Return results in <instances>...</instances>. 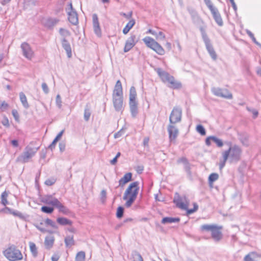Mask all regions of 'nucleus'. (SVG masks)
<instances>
[{"label": "nucleus", "mask_w": 261, "mask_h": 261, "mask_svg": "<svg viewBox=\"0 0 261 261\" xmlns=\"http://www.w3.org/2000/svg\"><path fill=\"white\" fill-rule=\"evenodd\" d=\"M227 144L229 146V148L222 153L223 159L221 160L219 163L220 170L224 168L228 159L230 162L236 163L239 161L241 158L242 150L240 146L237 145L232 146L231 142H228Z\"/></svg>", "instance_id": "nucleus-1"}, {"label": "nucleus", "mask_w": 261, "mask_h": 261, "mask_svg": "<svg viewBox=\"0 0 261 261\" xmlns=\"http://www.w3.org/2000/svg\"><path fill=\"white\" fill-rule=\"evenodd\" d=\"M139 190V182L135 181L129 185L124 192L123 199L126 200L125 205L129 207L136 200Z\"/></svg>", "instance_id": "nucleus-2"}, {"label": "nucleus", "mask_w": 261, "mask_h": 261, "mask_svg": "<svg viewBox=\"0 0 261 261\" xmlns=\"http://www.w3.org/2000/svg\"><path fill=\"white\" fill-rule=\"evenodd\" d=\"M222 226L216 224H203L200 226V231L203 232H211L213 239L217 242L221 241L223 237L221 232Z\"/></svg>", "instance_id": "nucleus-3"}, {"label": "nucleus", "mask_w": 261, "mask_h": 261, "mask_svg": "<svg viewBox=\"0 0 261 261\" xmlns=\"http://www.w3.org/2000/svg\"><path fill=\"white\" fill-rule=\"evenodd\" d=\"M155 71L161 77L163 82H168L169 87L173 89H178L181 88V84L180 83L176 81L174 77L170 75L168 72L163 70L161 68H157Z\"/></svg>", "instance_id": "nucleus-4"}, {"label": "nucleus", "mask_w": 261, "mask_h": 261, "mask_svg": "<svg viewBox=\"0 0 261 261\" xmlns=\"http://www.w3.org/2000/svg\"><path fill=\"white\" fill-rule=\"evenodd\" d=\"M173 201L178 207L181 210H186L188 214H191L195 212L198 208V205L196 203H194L193 208L188 209L189 200L185 196H178L177 197L174 198Z\"/></svg>", "instance_id": "nucleus-5"}, {"label": "nucleus", "mask_w": 261, "mask_h": 261, "mask_svg": "<svg viewBox=\"0 0 261 261\" xmlns=\"http://www.w3.org/2000/svg\"><path fill=\"white\" fill-rule=\"evenodd\" d=\"M3 254L10 261L20 260L23 258L21 251L13 245L5 249Z\"/></svg>", "instance_id": "nucleus-6"}, {"label": "nucleus", "mask_w": 261, "mask_h": 261, "mask_svg": "<svg viewBox=\"0 0 261 261\" xmlns=\"http://www.w3.org/2000/svg\"><path fill=\"white\" fill-rule=\"evenodd\" d=\"M143 41L147 47L153 50L158 54L160 55H163L165 54V51L164 49L153 38L150 37H146L143 39Z\"/></svg>", "instance_id": "nucleus-7"}, {"label": "nucleus", "mask_w": 261, "mask_h": 261, "mask_svg": "<svg viewBox=\"0 0 261 261\" xmlns=\"http://www.w3.org/2000/svg\"><path fill=\"white\" fill-rule=\"evenodd\" d=\"M211 91L212 93L217 97L227 99H231L233 98L232 93L228 89L225 88L213 87Z\"/></svg>", "instance_id": "nucleus-8"}, {"label": "nucleus", "mask_w": 261, "mask_h": 261, "mask_svg": "<svg viewBox=\"0 0 261 261\" xmlns=\"http://www.w3.org/2000/svg\"><path fill=\"white\" fill-rule=\"evenodd\" d=\"M38 148L27 147L24 151L18 158L17 160L23 163L28 162L35 154Z\"/></svg>", "instance_id": "nucleus-9"}, {"label": "nucleus", "mask_w": 261, "mask_h": 261, "mask_svg": "<svg viewBox=\"0 0 261 261\" xmlns=\"http://www.w3.org/2000/svg\"><path fill=\"white\" fill-rule=\"evenodd\" d=\"M182 109L179 107L173 108L169 117L170 123L175 124L181 119Z\"/></svg>", "instance_id": "nucleus-10"}, {"label": "nucleus", "mask_w": 261, "mask_h": 261, "mask_svg": "<svg viewBox=\"0 0 261 261\" xmlns=\"http://www.w3.org/2000/svg\"><path fill=\"white\" fill-rule=\"evenodd\" d=\"M23 56L29 60H31L34 56V53L31 46L27 42H23L20 45Z\"/></svg>", "instance_id": "nucleus-11"}, {"label": "nucleus", "mask_w": 261, "mask_h": 261, "mask_svg": "<svg viewBox=\"0 0 261 261\" xmlns=\"http://www.w3.org/2000/svg\"><path fill=\"white\" fill-rule=\"evenodd\" d=\"M167 130L170 142H174L179 133L177 127L175 125V124L170 123L168 126Z\"/></svg>", "instance_id": "nucleus-12"}, {"label": "nucleus", "mask_w": 261, "mask_h": 261, "mask_svg": "<svg viewBox=\"0 0 261 261\" xmlns=\"http://www.w3.org/2000/svg\"><path fill=\"white\" fill-rule=\"evenodd\" d=\"M68 15V20L73 24L76 25L78 23V17L76 12L73 10L72 5L70 3L69 8L66 10Z\"/></svg>", "instance_id": "nucleus-13"}, {"label": "nucleus", "mask_w": 261, "mask_h": 261, "mask_svg": "<svg viewBox=\"0 0 261 261\" xmlns=\"http://www.w3.org/2000/svg\"><path fill=\"white\" fill-rule=\"evenodd\" d=\"M137 42L136 35H132L126 41L124 51L125 53L129 51L136 45Z\"/></svg>", "instance_id": "nucleus-14"}, {"label": "nucleus", "mask_w": 261, "mask_h": 261, "mask_svg": "<svg viewBox=\"0 0 261 261\" xmlns=\"http://www.w3.org/2000/svg\"><path fill=\"white\" fill-rule=\"evenodd\" d=\"M42 201L46 204L52 205L55 207L59 202L58 199L51 195H48L44 196L42 198Z\"/></svg>", "instance_id": "nucleus-15"}, {"label": "nucleus", "mask_w": 261, "mask_h": 261, "mask_svg": "<svg viewBox=\"0 0 261 261\" xmlns=\"http://www.w3.org/2000/svg\"><path fill=\"white\" fill-rule=\"evenodd\" d=\"M137 93L135 88L134 86L130 87L129 95V105L131 106H138V102L136 101Z\"/></svg>", "instance_id": "nucleus-16"}, {"label": "nucleus", "mask_w": 261, "mask_h": 261, "mask_svg": "<svg viewBox=\"0 0 261 261\" xmlns=\"http://www.w3.org/2000/svg\"><path fill=\"white\" fill-rule=\"evenodd\" d=\"M92 21L93 29L95 33L98 37H100L101 35V29L99 26L98 18L97 14H93L92 15Z\"/></svg>", "instance_id": "nucleus-17"}, {"label": "nucleus", "mask_w": 261, "mask_h": 261, "mask_svg": "<svg viewBox=\"0 0 261 261\" xmlns=\"http://www.w3.org/2000/svg\"><path fill=\"white\" fill-rule=\"evenodd\" d=\"M113 97H123L122 87L121 82L118 80L117 81L113 90Z\"/></svg>", "instance_id": "nucleus-18"}, {"label": "nucleus", "mask_w": 261, "mask_h": 261, "mask_svg": "<svg viewBox=\"0 0 261 261\" xmlns=\"http://www.w3.org/2000/svg\"><path fill=\"white\" fill-rule=\"evenodd\" d=\"M113 103L116 111L122 112L123 110V97H113Z\"/></svg>", "instance_id": "nucleus-19"}, {"label": "nucleus", "mask_w": 261, "mask_h": 261, "mask_svg": "<svg viewBox=\"0 0 261 261\" xmlns=\"http://www.w3.org/2000/svg\"><path fill=\"white\" fill-rule=\"evenodd\" d=\"M211 141H213L215 143H216L217 146L219 147H221L223 145V143L222 140L218 138L215 136L208 137L205 140V144L207 146H210L211 145Z\"/></svg>", "instance_id": "nucleus-20"}, {"label": "nucleus", "mask_w": 261, "mask_h": 261, "mask_svg": "<svg viewBox=\"0 0 261 261\" xmlns=\"http://www.w3.org/2000/svg\"><path fill=\"white\" fill-rule=\"evenodd\" d=\"M204 42L207 51L208 52L210 55L211 56V58L214 60H216L217 59V56L212 44L211 43L210 40L205 41Z\"/></svg>", "instance_id": "nucleus-21"}, {"label": "nucleus", "mask_w": 261, "mask_h": 261, "mask_svg": "<svg viewBox=\"0 0 261 261\" xmlns=\"http://www.w3.org/2000/svg\"><path fill=\"white\" fill-rule=\"evenodd\" d=\"M211 12L213 15L214 19H215L217 24L220 27L222 26L223 25V21L218 9L215 8V9L211 11Z\"/></svg>", "instance_id": "nucleus-22"}, {"label": "nucleus", "mask_w": 261, "mask_h": 261, "mask_svg": "<svg viewBox=\"0 0 261 261\" xmlns=\"http://www.w3.org/2000/svg\"><path fill=\"white\" fill-rule=\"evenodd\" d=\"M62 45L65 50L68 58H71L72 56L71 48L70 43L65 38H62L61 40Z\"/></svg>", "instance_id": "nucleus-23"}, {"label": "nucleus", "mask_w": 261, "mask_h": 261, "mask_svg": "<svg viewBox=\"0 0 261 261\" xmlns=\"http://www.w3.org/2000/svg\"><path fill=\"white\" fill-rule=\"evenodd\" d=\"M132 174L128 172L126 173L119 181V186L123 187L125 184L132 180Z\"/></svg>", "instance_id": "nucleus-24"}, {"label": "nucleus", "mask_w": 261, "mask_h": 261, "mask_svg": "<svg viewBox=\"0 0 261 261\" xmlns=\"http://www.w3.org/2000/svg\"><path fill=\"white\" fill-rule=\"evenodd\" d=\"M58 20L55 18H48L45 19L44 22V25L48 28H52L58 22Z\"/></svg>", "instance_id": "nucleus-25"}, {"label": "nucleus", "mask_w": 261, "mask_h": 261, "mask_svg": "<svg viewBox=\"0 0 261 261\" xmlns=\"http://www.w3.org/2000/svg\"><path fill=\"white\" fill-rule=\"evenodd\" d=\"M55 241V238L53 236L46 237L45 239L44 244L47 249L51 248Z\"/></svg>", "instance_id": "nucleus-26"}, {"label": "nucleus", "mask_w": 261, "mask_h": 261, "mask_svg": "<svg viewBox=\"0 0 261 261\" xmlns=\"http://www.w3.org/2000/svg\"><path fill=\"white\" fill-rule=\"evenodd\" d=\"M57 222L61 225H70L72 224V222L65 217H59L57 219Z\"/></svg>", "instance_id": "nucleus-27"}, {"label": "nucleus", "mask_w": 261, "mask_h": 261, "mask_svg": "<svg viewBox=\"0 0 261 261\" xmlns=\"http://www.w3.org/2000/svg\"><path fill=\"white\" fill-rule=\"evenodd\" d=\"M136 21L134 19H130L129 22L126 24V26L123 30V33L124 34H127L130 30L134 27Z\"/></svg>", "instance_id": "nucleus-28"}, {"label": "nucleus", "mask_w": 261, "mask_h": 261, "mask_svg": "<svg viewBox=\"0 0 261 261\" xmlns=\"http://www.w3.org/2000/svg\"><path fill=\"white\" fill-rule=\"evenodd\" d=\"M180 219L178 218H172V217H164L162 220V223H172L178 222Z\"/></svg>", "instance_id": "nucleus-29"}, {"label": "nucleus", "mask_w": 261, "mask_h": 261, "mask_svg": "<svg viewBox=\"0 0 261 261\" xmlns=\"http://www.w3.org/2000/svg\"><path fill=\"white\" fill-rule=\"evenodd\" d=\"M19 98L24 108L28 109L29 108V105L28 102L27 97L23 92H20L19 93Z\"/></svg>", "instance_id": "nucleus-30"}, {"label": "nucleus", "mask_w": 261, "mask_h": 261, "mask_svg": "<svg viewBox=\"0 0 261 261\" xmlns=\"http://www.w3.org/2000/svg\"><path fill=\"white\" fill-rule=\"evenodd\" d=\"M64 241L67 247H70L74 245L73 236H68L66 237Z\"/></svg>", "instance_id": "nucleus-31"}, {"label": "nucleus", "mask_w": 261, "mask_h": 261, "mask_svg": "<svg viewBox=\"0 0 261 261\" xmlns=\"http://www.w3.org/2000/svg\"><path fill=\"white\" fill-rule=\"evenodd\" d=\"M86 254L84 251L79 252L75 256V261H85Z\"/></svg>", "instance_id": "nucleus-32"}, {"label": "nucleus", "mask_w": 261, "mask_h": 261, "mask_svg": "<svg viewBox=\"0 0 261 261\" xmlns=\"http://www.w3.org/2000/svg\"><path fill=\"white\" fill-rule=\"evenodd\" d=\"M30 250L34 257H36L38 254L37 248L35 243L33 242L29 243Z\"/></svg>", "instance_id": "nucleus-33"}, {"label": "nucleus", "mask_w": 261, "mask_h": 261, "mask_svg": "<svg viewBox=\"0 0 261 261\" xmlns=\"http://www.w3.org/2000/svg\"><path fill=\"white\" fill-rule=\"evenodd\" d=\"M256 256L257 255L255 253H250L245 256L244 261H255Z\"/></svg>", "instance_id": "nucleus-34"}, {"label": "nucleus", "mask_w": 261, "mask_h": 261, "mask_svg": "<svg viewBox=\"0 0 261 261\" xmlns=\"http://www.w3.org/2000/svg\"><path fill=\"white\" fill-rule=\"evenodd\" d=\"M56 207L59 209V212L63 213V214H67L68 212V209L64 206L60 201L56 205Z\"/></svg>", "instance_id": "nucleus-35"}, {"label": "nucleus", "mask_w": 261, "mask_h": 261, "mask_svg": "<svg viewBox=\"0 0 261 261\" xmlns=\"http://www.w3.org/2000/svg\"><path fill=\"white\" fill-rule=\"evenodd\" d=\"M199 29H200V31L201 34V36H202V38L203 41L205 42L207 40H209L210 39L208 38V37L206 33L205 28L202 27H201Z\"/></svg>", "instance_id": "nucleus-36"}, {"label": "nucleus", "mask_w": 261, "mask_h": 261, "mask_svg": "<svg viewBox=\"0 0 261 261\" xmlns=\"http://www.w3.org/2000/svg\"><path fill=\"white\" fill-rule=\"evenodd\" d=\"M59 33L62 36V38H65L70 35V33L69 31L61 28L59 30Z\"/></svg>", "instance_id": "nucleus-37"}, {"label": "nucleus", "mask_w": 261, "mask_h": 261, "mask_svg": "<svg viewBox=\"0 0 261 261\" xmlns=\"http://www.w3.org/2000/svg\"><path fill=\"white\" fill-rule=\"evenodd\" d=\"M219 175L217 173H212L208 177V181L210 184H212L218 179Z\"/></svg>", "instance_id": "nucleus-38"}, {"label": "nucleus", "mask_w": 261, "mask_h": 261, "mask_svg": "<svg viewBox=\"0 0 261 261\" xmlns=\"http://www.w3.org/2000/svg\"><path fill=\"white\" fill-rule=\"evenodd\" d=\"M8 193L6 191L4 192L1 195V202L4 205H6L8 204L7 198L8 197Z\"/></svg>", "instance_id": "nucleus-39"}, {"label": "nucleus", "mask_w": 261, "mask_h": 261, "mask_svg": "<svg viewBox=\"0 0 261 261\" xmlns=\"http://www.w3.org/2000/svg\"><path fill=\"white\" fill-rule=\"evenodd\" d=\"M131 115L133 117H136L138 113V106L129 107Z\"/></svg>", "instance_id": "nucleus-40"}, {"label": "nucleus", "mask_w": 261, "mask_h": 261, "mask_svg": "<svg viewBox=\"0 0 261 261\" xmlns=\"http://www.w3.org/2000/svg\"><path fill=\"white\" fill-rule=\"evenodd\" d=\"M196 131L202 136H204L206 134L205 128L202 125H198L196 128Z\"/></svg>", "instance_id": "nucleus-41"}, {"label": "nucleus", "mask_w": 261, "mask_h": 261, "mask_svg": "<svg viewBox=\"0 0 261 261\" xmlns=\"http://www.w3.org/2000/svg\"><path fill=\"white\" fill-rule=\"evenodd\" d=\"M41 211L46 213V214H51L54 211V208L52 207L47 206H43L41 208Z\"/></svg>", "instance_id": "nucleus-42"}, {"label": "nucleus", "mask_w": 261, "mask_h": 261, "mask_svg": "<svg viewBox=\"0 0 261 261\" xmlns=\"http://www.w3.org/2000/svg\"><path fill=\"white\" fill-rule=\"evenodd\" d=\"M45 223L46 225H50L51 227H52L54 228L57 229L58 226L56 224V223L53 221L52 220L49 219L48 218L46 219L45 221Z\"/></svg>", "instance_id": "nucleus-43"}, {"label": "nucleus", "mask_w": 261, "mask_h": 261, "mask_svg": "<svg viewBox=\"0 0 261 261\" xmlns=\"http://www.w3.org/2000/svg\"><path fill=\"white\" fill-rule=\"evenodd\" d=\"M124 213V208L122 206H119L117 210L116 216L120 219L123 217Z\"/></svg>", "instance_id": "nucleus-44"}, {"label": "nucleus", "mask_w": 261, "mask_h": 261, "mask_svg": "<svg viewBox=\"0 0 261 261\" xmlns=\"http://www.w3.org/2000/svg\"><path fill=\"white\" fill-rule=\"evenodd\" d=\"M134 261H143V258L139 253L135 252L133 254Z\"/></svg>", "instance_id": "nucleus-45"}, {"label": "nucleus", "mask_w": 261, "mask_h": 261, "mask_svg": "<svg viewBox=\"0 0 261 261\" xmlns=\"http://www.w3.org/2000/svg\"><path fill=\"white\" fill-rule=\"evenodd\" d=\"M156 37V39L159 40H163L165 39V35L162 32H159L154 35Z\"/></svg>", "instance_id": "nucleus-46"}, {"label": "nucleus", "mask_w": 261, "mask_h": 261, "mask_svg": "<svg viewBox=\"0 0 261 261\" xmlns=\"http://www.w3.org/2000/svg\"><path fill=\"white\" fill-rule=\"evenodd\" d=\"M204 2L210 11H212L216 8L213 6L211 0H204Z\"/></svg>", "instance_id": "nucleus-47"}, {"label": "nucleus", "mask_w": 261, "mask_h": 261, "mask_svg": "<svg viewBox=\"0 0 261 261\" xmlns=\"http://www.w3.org/2000/svg\"><path fill=\"white\" fill-rule=\"evenodd\" d=\"M56 102L57 107L59 108H61L62 107V99L60 96V95L58 94L56 96Z\"/></svg>", "instance_id": "nucleus-48"}, {"label": "nucleus", "mask_w": 261, "mask_h": 261, "mask_svg": "<svg viewBox=\"0 0 261 261\" xmlns=\"http://www.w3.org/2000/svg\"><path fill=\"white\" fill-rule=\"evenodd\" d=\"M8 108L9 105L5 101H3L0 106V109L2 112L6 111L8 109Z\"/></svg>", "instance_id": "nucleus-49"}, {"label": "nucleus", "mask_w": 261, "mask_h": 261, "mask_svg": "<svg viewBox=\"0 0 261 261\" xmlns=\"http://www.w3.org/2000/svg\"><path fill=\"white\" fill-rule=\"evenodd\" d=\"M101 201L102 203H104L106 201L107 197V192L105 190H102L100 193Z\"/></svg>", "instance_id": "nucleus-50"}, {"label": "nucleus", "mask_w": 261, "mask_h": 261, "mask_svg": "<svg viewBox=\"0 0 261 261\" xmlns=\"http://www.w3.org/2000/svg\"><path fill=\"white\" fill-rule=\"evenodd\" d=\"M91 115L90 112L88 109H85L84 112V119L86 121H88Z\"/></svg>", "instance_id": "nucleus-51"}, {"label": "nucleus", "mask_w": 261, "mask_h": 261, "mask_svg": "<svg viewBox=\"0 0 261 261\" xmlns=\"http://www.w3.org/2000/svg\"><path fill=\"white\" fill-rule=\"evenodd\" d=\"M9 211H10V212L12 214H13L14 216H17L20 218H23V215L22 213L18 211H11L9 208H7Z\"/></svg>", "instance_id": "nucleus-52"}, {"label": "nucleus", "mask_w": 261, "mask_h": 261, "mask_svg": "<svg viewBox=\"0 0 261 261\" xmlns=\"http://www.w3.org/2000/svg\"><path fill=\"white\" fill-rule=\"evenodd\" d=\"M56 182V179L54 178L47 179L45 181V184L47 186H51L54 185Z\"/></svg>", "instance_id": "nucleus-53"}, {"label": "nucleus", "mask_w": 261, "mask_h": 261, "mask_svg": "<svg viewBox=\"0 0 261 261\" xmlns=\"http://www.w3.org/2000/svg\"><path fill=\"white\" fill-rule=\"evenodd\" d=\"M59 149H60V151L61 152H63L65 151V148H66V143L65 142H61L59 143Z\"/></svg>", "instance_id": "nucleus-54"}, {"label": "nucleus", "mask_w": 261, "mask_h": 261, "mask_svg": "<svg viewBox=\"0 0 261 261\" xmlns=\"http://www.w3.org/2000/svg\"><path fill=\"white\" fill-rule=\"evenodd\" d=\"M12 114L15 119L16 121H18L19 118V114L17 110H13L12 111Z\"/></svg>", "instance_id": "nucleus-55"}, {"label": "nucleus", "mask_w": 261, "mask_h": 261, "mask_svg": "<svg viewBox=\"0 0 261 261\" xmlns=\"http://www.w3.org/2000/svg\"><path fill=\"white\" fill-rule=\"evenodd\" d=\"M135 169L138 174H141L144 170V167L142 165H139L135 167Z\"/></svg>", "instance_id": "nucleus-56"}, {"label": "nucleus", "mask_w": 261, "mask_h": 261, "mask_svg": "<svg viewBox=\"0 0 261 261\" xmlns=\"http://www.w3.org/2000/svg\"><path fill=\"white\" fill-rule=\"evenodd\" d=\"M42 88L43 91L45 94H47L49 92V89L47 84L45 83H43L42 84Z\"/></svg>", "instance_id": "nucleus-57"}, {"label": "nucleus", "mask_w": 261, "mask_h": 261, "mask_svg": "<svg viewBox=\"0 0 261 261\" xmlns=\"http://www.w3.org/2000/svg\"><path fill=\"white\" fill-rule=\"evenodd\" d=\"M247 109L249 111H250L252 112V113L253 114V118H256L257 117L258 113L257 110H256L255 109H250L249 108H247Z\"/></svg>", "instance_id": "nucleus-58"}, {"label": "nucleus", "mask_w": 261, "mask_h": 261, "mask_svg": "<svg viewBox=\"0 0 261 261\" xmlns=\"http://www.w3.org/2000/svg\"><path fill=\"white\" fill-rule=\"evenodd\" d=\"M177 162L178 163H182L184 165L189 162L187 158L185 157L179 158L178 159Z\"/></svg>", "instance_id": "nucleus-59"}, {"label": "nucleus", "mask_w": 261, "mask_h": 261, "mask_svg": "<svg viewBox=\"0 0 261 261\" xmlns=\"http://www.w3.org/2000/svg\"><path fill=\"white\" fill-rule=\"evenodd\" d=\"M36 227L41 232H48L49 233H52L53 232L50 231H49V230H47L45 228H43V227H40L39 225H35Z\"/></svg>", "instance_id": "nucleus-60"}, {"label": "nucleus", "mask_w": 261, "mask_h": 261, "mask_svg": "<svg viewBox=\"0 0 261 261\" xmlns=\"http://www.w3.org/2000/svg\"><path fill=\"white\" fill-rule=\"evenodd\" d=\"M184 168L187 172H188V173H190L191 167H190V164L189 162L184 165Z\"/></svg>", "instance_id": "nucleus-61"}, {"label": "nucleus", "mask_w": 261, "mask_h": 261, "mask_svg": "<svg viewBox=\"0 0 261 261\" xmlns=\"http://www.w3.org/2000/svg\"><path fill=\"white\" fill-rule=\"evenodd\" d=\"M121 15L124 17H125L127 19H129L132 16V12H130L128 14H125L124 13H122Z\"/></svg>", "instance_id": "nucleus-62"}, {"label": "nucleus", "mask_w": 261, "mask_h": 261, "mask_svg": "<svg viewBox=\"0 0 261 261\" xmlns=\"http://www.w3.org/2000/svg\"><path fill=\"white\" fill-rule=\"evenodd\" d=\"M64 132V130H62V131H61L58 134V135L56 136V137L55 138V139L56 140V141H59L61 138L62 137L63 133Z\"/></svg>", "instance_id": "nucleus-63"}, {"label": "nucleus", "mask_w": 261, "mask_h": 261, "mask_svg": "<svg viewBox=\"0 0 261 261\" xmlns=\"http://www.w3.org/2000/svg\"><path fill=\"white\" fill-rule=\"evenodd\" d=\"M11 144L13 147H17L18 146V142L16 140H11Z\"/></svg>", "instance_id": "nucleus-64"}]
</instances>
